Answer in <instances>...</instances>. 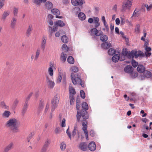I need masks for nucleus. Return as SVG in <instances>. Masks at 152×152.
Segmentation results:
<instances>
[{"label":"nucleus","instance_id":"nucleus-61","mask_svg":"<svg viewBox=\"0 0 152 152\" xmlns=\"http://www.w3.org/2000/svg\"><path fill=\"white\" fill-rule=\"evenodd\" d=\"M55 132L56 134H58L60 132V128L59 127L56 128L55 130Z\"/></svg>","mask_w":152,"mask_h":152},{"label":"nucleus","instance_id":"nucleus-42","mask_svg":"<svg viewBox=\"0 0 152 152\" xmlns=\"http://www.w3.org/2000/svg\"><path fill=\"white\" fill-rule=\"evenodd\" d=\"M47 0H35L34 2L37 5H39L42 3H45L46 2Z\"/></svg>","mask_w":152,"mask_h":152},{"label":"nucleus","instance_id":"nucleus-19","mask_svg":"<svg viewBox=\"0 0 152 152\" xmlns=\"http://www.w3.org/2000/svg\"><path fill=\"white\" fill-rule=\"evenodd\" d=\"M110 45L111 44L109 42H105L101 44V47L102 48L107 49L110 47Z\"/></svg>","mask_w":152,"mask_h":152},{"label":"nucleus","instance_id":"nucleus-49","mask_svg":"<svg viewBox=\"0 0 152 152\" xmlns=\"http://www.w3.org/2000/svg\"><path fill=\"white\" fill-rule=\"evenodd\" d=\"M65 121L66 120L65 118H63L62 121L60 124V126L61 127H65L66 126V124H65Z\"/></svg>","mask_w":152,"mask_h":152},{"label":"nucleus","instance_id":"nucleus-51","mask_svg":"<svg viewBox=\"0 0 152 152\" xmlns=\"http://www.w3.org/2000/svg\"><path fill=\"white\" fill-rule=\"evenodd\" d=\"M18 8L14 7L13 9V14L15 16L17 15L18 12Z\"/></svg>","mask_w":152,"mask_h":152},{"label":"nucleus","instance_id":"nucleus-6","mask_svg":"<svg viewBox=\"0 0 152 152\" xmlns=\"http://www.w3.org/2000/svg\"><path fill=\"white\" fill-rule=\"evenodd\" d=\"M59 100L57 97L55 96L52 99L51 102V112H53L57 107L59 103Z\"/></svg>","mask_w":152,"mask_h":152},{"label":"nucleus","instance_id":"nucleus-29","mask_svg":"<svg viewBox=\"0 0 152 152\" xmlns=\"http://www.w3.org/2000/svg\"><path fill=\"white\" fill-rule=\"evenodd\" d=\"M11 114L10 112L8 110H5L2 114V117L4 118H8Z\"/></svg>","mask_w":152,"mask_h":152},{"label":"nucleus","instance_id":"nucleus-38","mask_svg":"<svg viewBox=\"0 0 152 152\" xmlns=\"http://www.w3.org/2000/svg\"><path fill=\"white\" fill-rule=\"evenodd\" d=\"M69 92L70 95H74L76 94V92L75 89L72 87L69 88Z\"/></svg>","mask_w":152,"mask_h":152},{"label":"nucleus","instance_id":"nucleus-4","mask_svg":"<svg viewBox=\"0 0 152 152\" xmlns=\"http://www.w3.org/2000/svg\"><path fill=\"white\" fill-rule=\"evenodd\" d=\"M71 77L73 84L76 85L77 84H79L82 87H84V84L82 83L80 75L77 74L76 77H75L74 74L73 73H72L71 74Z\"/></svg>","mask_w":152,"mask_h":152},{"label":"nucleus","instance_id":"nucleus-34","mask_svg":"<svg viewBox=\"0 0 152 152\" xmlns=\"http://www.w3.org/2000/svg\"><path fill=\"white\" fill-rule=\"evenodd\" d=\"M62 77V73L59 72L58 73V76L57 78L56 82L57 83H59L61 82Z\"/></svg>","mask_w":152,"mask_h":152},{"label":"nucleus","instance_id":"nucleus-28","mask_svg":"<svg viewBox=\"0 0 152 152\" xmlns=\"http://www.w3.org/2000/svg\"><path fill=\"white\" fill-rule=\"evenodd\" d=\"M79 122L77 121V120L76 124L75 125L74 129L72 133V135L73 136H74L76 134V131L77 130L78 128L77 124Z\"/></svg>","mask_w":152,"mask_h":152},{"label":"nucleus","instance_id":"nucleus-20","mask_svg":"<svg viewBox=\"0 0 152 152\" xmlns=\"http://www.w3.org/2000/svg\"><path fill=\"white\" fill-rule=\"evenodd\" d=\"M44 105V101L41 100L40 102L39 106L38 107V111L39 113L41 111H42L43 109V108Z\"/></svg>","mask_w":152,"mask_h":152},{"label":"nucleus","instance_id":"nucleus-36","mask_svg":"<svg viewBox=\"0 0 152 152\" xmlns=\"http://www.w3.org/2000/svg\"><path fill=\"white\" fill-rule=\"evenodd\" d=\"M108 53L109 55L113 56L116 53L115 50L112 48H110L108 50Z\"/></svg>","mask_w":152,"mask_h":152},{"label":"nucleus","instance_id":"nucleus-55","mask_svg":"<svg viewBox=\"0 0 152 152\" xmlns=\"http://www.w3.org/2000/svg\"><path fill=\"white\" fill-rule=\"evenodd\" d=\"M34 134V132H32L29 134L27 138L28 142H29L30 139L32 137Z\"/></svg>","mask_w":152,"mask_h":152},{"label":"nucleus","instance_id":"nucleus-43","mask_svg":"<svg viewBox=\"0 0 152 152\" xmlns=\"http://www.w3.org/2000/svg\"><path fill=\"white\" fill-rule=\"evenodd\" d=\"M137 52L136 51H134L132 50L131 53H130L129 52V56L133 58L134 57V56H135V54Z\"/></svg>","mask_w":152,"mask_h":152},{"label":"nucleus","instance_id":"nucleus-47","mask_svg":"<svg viewBox=\"0 0 152 152\" xmlns=\"http://www.w3.org/2000/svg\"><path fill=\"white\" fill-rule=\"evenodd\" d=\"M48 72L50 76H52L53 74V71L52 67H49L48 68Z\"/></svg>","mask_w":152,"mask_h":152},{"label":"nucleus","instance_id":"nucleus-33","mask_svg":"<svg viewBox=\"0 0 152 152\" xmlns=\"http://www.w3.org/2000/svg\"><path fill=\"white\" fill-rule=\"evenodd\" d=\"M55 25L57 26H59L60 27H62L65 25V23L61 20H58L55 23Z\"/></svg>","mask_w":152,"mask_h":152},{"label":"nucleus","instance_id":"nucleus-46","mask_svg":"<svg viewBox=\"0 0 152 152\" xmlns=\"http://www.w3.org/2000/svg\"><path fill=\"white\" fill-rule=\"evenodd\" d=\"M139 10L137 8H136L134 12L133 15H134L135 16H138L139 15Z\"/></svg>","mask_w":152,"mask_h":152},{"label":"nucleus","instance_id":"nucleus-39","mask_svg":"<svg viewBox=\"0 0 152 152\" xmlns=\"http://www.w3.org/2000/svg\"><path fill=\"white\" fill-rule=\"evenodd\" d=\"M61 39L62 41L64 43H66L68 41V39L65 35L62 36L61 37Z\"/></svg>","mask_w":152,"mask_h":152},{"label":"nucleus","instance_id":"nucleus-9","mask_svg":"<svg viewBox=\"0 0 152 152\" xmlns=\"http://www.w3.org/2000/svg\"><path fill=\"white\" fill-rule=\"evenodd\" d=\"M88 146L86 143L84 142H80L78 145L79 149L83 151H86L87 149Z\"/></svg>","mask_w":152,"mask_h":152},{"label":"nucleus","instance_id":"nucleus-13","mask_svg":"<svg viewBox=\"0 0 152 152\" xmlns=\"http://www.w3.org/2000/svg\"><path fill=\"white\" fill-rule=\"evenodd\" d=\"M33 29L32 25L31 24H29L28 27L26 31V35L27 37H28L30 36L31 34V32L33 30Z\"/></svg>","mask_w":152,"mask_h":152},{"label":"nucleus","instance_id":"nucleus-16","mask_svg":"<svg viewBox=\"0 0 152 152\" xmlns=\"http://www.w3.org/2000/svg\"><path fill=\"white\" fill-rule=\"evenodd\" d=\"M17 21V20L16 18L14 17L12 18L10 23V27L12 28H15Z\"/></svg>","mask_w":152,"mask_h":152},{"label":"nucleus","instance_id":"nucleus-22","mask_svg":"<svg viewBox=\"0 0 152 152\" xmlns=\"http://www.w3.org/2000/svg\"><path fill=\"white\" fill-rule=\"evenodd\" d=\"M10 14V12L9 11H4L2 16L1 20L3 21H5L7 17Z\"/></svg>","mask_w":152,"mask_h":152},{"label":"nucleus","instance_id":"nucleus-5","mask_svg":"<svg viewBox=\"0 0 152 152\" xmlns=\"http://www.w3.org/2000/svg\"><path fill=\"white\" fill-rule=\"evenodd\" d=\"M132 3V1L124 0L122 3L121 11L124 12L127 9H130L131 7Z\"/></svg>","mask_w":152,"mask_h":152},{"label":"nucleus","instance_id":"nucleus-63","mask_svg":"<svg viewBox=\"0 0 152 152\" xmlns=\"http://www.w3.org/2000/svg\"><path fill=\"white\" fill-rule=\"evenodd\" d=\"M94 19H93L92 18H89L88 20V22L90 23H92L93 22L94 23Z\"/></svg>","mask_w":152,"mask_h":152},{"label":"nucleus","instance_id":"nucleus-25","mask_svg":"<svg viewBox=\"0 0 152 152\" xmlns=\"http://www.w3.org/2000/svg\"><path fill=\"white\" fill-rule=\"evenodd\" d=\"M45 7L46 9L49 10L53 8V4L51 2L47 1L45 4Z\"/></svg>","mask_w":152,"mask_h":152},{"label":"nucleus","instance_id":"nucleus-50","mask_svg":"<svg viewBox=\"0 0 152 152\" xmlns=\"http://www.w3.org/2000/svg\"><path fill=\"white\" fill-rule=\"evenodd\" d=\"M140 25L138 24L136 25V26L135 30L136 33H139L140 31Z\"/></svg>","mask_w":152,"mask_h":152},{"label":"nucleus","instance_id":"nucleus-52","mask_svg":"<svg viewBox=\"0 0 152 152\" xmlns=\"http://www.w3.org/2000/svg\"><path fill=\"white\" fill-rule=\"evenodd\" d=\"M80 96L83 98L84 99L85 98V94L84 91L83 90L80 91Z\"/></svg>","mask_w":152,"mask_h":152},{"label":"nucleus","instance_id":"nucleus-18","mask_svg":"<svg viewBox=\"0 0 152 152\" xmlns=\"http://www.w3.org/2000/svg\"><path fill=\"white\" fill-rule=\"evenodd\" d=\"M116 53L112 58V61L114 62H117L120 58L119 53L117 52Z\"/></svg>","mask_w":152,"mask_h":152},{"label":"nucleus","instance_id":"nucleus-37","mask_svg":"<svg viewBox=\"0 0 152 152\" xmlns=\"http://www.w3.org/2000/svg\"><path fill=\"white\" fill-rule=\"evenodd\" d=\"M67 61L70 64H73L74 63L73 58L72 56H69L67 58Z\"/></svg>","mask_w":152,"mask_h":152},{"label":"nucleus","instance_id":"nucleus-40","mask_svg":"<svg viewBox=\"0 0 152 152\" xmlns=\"http://www.w3.org/2000/svg\"><path fill=\"white\" fill-rule=\"evenodd\" d=\"M19 103V101L17 99H15L14 101V103L12 106V108L13 109H15Z\"/></svg>","mask_w":152,"mask_h":152},{"label":"nucleus","instance_id":"nucleus-7","mask_svg":"<svg viewBox=\"0 0 152 152\" xmlns=\"http://www.w3.org/2000/svg\"><path fill=\"white\" fill-rule=\"evenodd\" d=\"M50 143V140L47 139L45 142L41 150V152H46Z\"/></svg>","mask_w":152,"mask_h":152},{"label":"nucleus","instance_id":"nucleus-59","mask_svg":"<svg viewBox=\"0 0 152 152\" xmlns=\"http://www.w3.org/2000/svg\"><path fill=\"white\" fill-rule=\"evenodd\" d=\"M129 52L127 50H125V51H123L122 52V54L124 56H128L129 55Z\"/></svg>","mask_w":152,"mask_h":152},{"label":"nucleus","instance_id":"nucleus-1","mask_svg":"<svg viewBox=\"0 0 152 152\" xmlns=\"http://www.w3.org/2000/svg\"><path fill=\"white\" fill-rule=\"evenodd\" d=\"M20 126V123L14 118H11L7 121L6 126L11 130L13 133H17L20 132L19 127Z\"/></svg>","mask_w":152,"mask_h":152},{"label":"nucleus","instance_id":"nucleus-24","mask_svg":"<svg viewBox=\"0 0 152 152\" xmlns=\"http://www.w3.org/2000/svg\"><path fill=\"white\" fill-rule=\"evenodd\" d=\"M0 107L2 108L5 110H8L9 109V106L7 105L4 101H1L0 102Z\"/></svg>","mask_w":152,"mask_h":152},{"label":"nucleus","instance_id":"nucleus-2","mask_svg":"<svg viewBox=\"0 0 152 152\" xmlns=\"http://www.w3.org/2000/svg\"><path fill=\"white\" fill-rule=\"evenodd\" d=\"M83 110L77 112L76 117L77 121L79 122L80 118L82 117L83 119H87L89 118L88 115L87 110L88 109V106L87 103L84 102L82 105Z\"/></svg>","mask_w":152,"mask_h":152},{"label":"nucleus","instance_id":"nucleus-10","mask_svg":"<svg viewBox=\"0 0 152 152\" xmlns=\"http://www.w3.org/2000/svg\"><path fill=\"white\" fill-rule=\"evenodd\" d=\"M46 82L48 88L50 89L53 88L54 86V82L50 80V79L48 76H46Z\"/></svg>","mask_w":152,"mask_h":152},{"label":"nucleus","instance_id":"nucleus-3","mask_svg":"<svg viewBox=\"0 0 152 152\" xmlns=\"http://www.w3.org/2000/svg\"><path fill=\"white\" fill-rule=\"evenodd\" d=\"M99 19L98 17H94V23L95 24V28H92L89 32L90 34L92 36L95 35L96 36H99L100 35L99 34V30L96 29L100 25V23L99 22Z\"/></svg>","mask_w":152,"mask_h":152},{"label":"nucleus","instance_id":"nucleus-23","mask_svg":"<svg viewBox=\"0 0 152 152\" xmlns=\"http://www.w3.org/2000/svg\"><path fill=\"white\" fill-rule=\"evenodd\" d=\"M28 106V103H27V102H25L22 111V115H24L25 114L27 111Z\"/></svg>","mask_w":152,"mask_h":152},{"label":"nucleus","instance_id":"nucleus-15","mask_svg":"<svg viewBox=\"0 0 152 152\" xmlns=\"http://www.w3.org/2000/svg\"><path fill=\"white\" fill-rule=\"evenodd\" d=\"M99 33V34H100V40L102 41H106L108 39V37L106 35L103 34V32L101 31Z\"/></svg>","mask_w":152,"mask_h":152},{"label":"nucleus","instance_id":"nucleus-44","mask_svg":"<svg viewBox=\"0 0 152 152\" xmlns=\"http://www.w3.org/2000/svg\"><path fill=\"white\" fill-rule=\"evenodd\" d=\"M49 27L51 30L50 34V36H51L52 34L53 33V31L54 32H55L56 31H57V28L55 26H53V29H52V27L50 26H49Z\"/></svg>","mask_w":152,"mask_h":152},{"label":"nucleus","instance_id":"nucleus-54","mask_svg":"<svg viewBox=\"0 0 152 152\" xmlns=\"http://www.w3.org/2000/svg\"><path fill=\"white\" fill-rule=\"evenodd\" d=\"M72 70L74 72H77L78 71V69L77 67L74 66L72 68Z\"/></svg>","mask_w":152,"mask_h":152},{"label":"nucleus","instance_id":"nucleus-53","mask_svg":"<svg viewBox=\"0 0 152 152\" xmlns=\"http://www.w3.org/2000/svg\"><path fill=\"white\" fill-rule=\"evenodd\" d=\"M145 7L147 9L148 11L150 10L152 8V4H150L149 6L148 4H145Z\"/></svg>","mask_w":152,"mask_h":152},{"label":"nucleus","instance_id":"nucleus-60","mask_svg":"<svg viewBox=\"0 0 152 152\" xmlns=\"http://www.w3.org/2000/svg\"><path fill=\"white\" fill-rule=\"evenodd\" d=\"M62 74V77H63V81L65 82L66 81V73L65 72H64Z\"/></svg>","mask_w":152,"mask_h":152},{"label":"nucleus","instance_id":"nucleus-11","mask_svg":"<svg viewBox=\"0 0 152 152\" xmlns=\"http://www.w3.org/2000/svg\"><path fill=\"white\" fill-rule=\"evenodd\" d=\"M51 12L53 15L56 16V18L60 19H61L63 18L62 16H58L60 14V12L58 9L56 8H54L51 10Z\"/></svg>","mask_w":152,"mask_h":152},{"label":"nucleus","instance_id":"nucleus-35","mask_svg":"<svg viewBox=\"0 0 152 152\" xmlns=\"http://www.w3.org/2000/svg\"><path fill=\"white\" fill-rule=\"evenodd\" d=\"M144 75L146 77L149 78L151 76V73L148 71H145L144 72Z\"/></svg>","mask_w":152,"mask_h":152},{"label":"nucleus","instance_id":"nucleus-58","mask_svg":"<svg viewBox=\"0 0 152 152\" xmlns=\"http://www.w3.org/2000/svg\"><path fill=\"white\" fill-rule=\"evenodd\" d=\"M32 94H33V93L32 92L31 93L29 94V95L26 98L25 102H27V103H28V101L29 100L30 97L32 96Z\"/></svg>","mask_w":152,"mask_h":152},{"label":"nucleus","instance_id":"nucleus-31","mask_svg":"<svg viewBox=\"0 0 152 152\" xmlns=\"http://www.w3.org/2000/svg\"><path fill=\"white\" fill-rule=\"evenodd\" d=\"M78 17L79 19L82 20H84L86 18V16L83 12H80L78 14Z\"/></svg>","mask_w":152,"mask_h":152},{"label":"nucleus","instance_id":"nucleus-32","mask_svg":"<svg viewBox=\"0 0 152 152\" xmlns=\"http://www.w3.org/2000/svg\"><path fill=\"white\" fill-rule=\"evenodd\" d=\"M85 121L86 123L84 122H83L82 123L83 127L82 129L84 131V132H88L87 130V122L86 121Z\"/></svg>","mask_w":152,"mask_h":152},{"label":"nucleus","instance_id":"nucleus-27","mask_svg":"<svg viewBox=\"0 0 152 152\" xmlns=\"http://www.w3.org/2000/svg\"><path fill=\"white\" fill-rule=\"evenodd\" d=\"M145 68L142 65H140L138 66L137 68V70L138 72H143L145 71Z\"/></svg>","mask_w":152,"mask_h":152},{"label":"nucleus","instance_id":"nucleus-14","mask_svg":"<svg viewBox=\"0 0 152 152\" xmlns=\"http://www.w3.org/2000/svg\"><path fill=\"white\" fill-rule=\"evenodd\" d=\"M46 42V38L45 36H43L42 39L41 43V48L43 50H44L45 48Z\"/></svg>","mask_w":152,"mask_h":152},{"label":"nucleus","instance_id":"nucleus-41","mask_svg":"<svg viewBox=\"0 0 152 152\" xmlns=\"http://www.w3.org/2000/svg\"><path fill=\"white\" fill-rule=\"evenodd\" d=\"M66 146L65 142H62L61 144L60 148L62 151H64L66 148Z\"/></svg>","mask_w":152,"mask_h":152},{"label":"nucleus","instance_id":"nucleus-57","mask_svg":"<svg viewBox=\"0 0 152 152\" xmlns=\"http://www.w3.org/2000/svg\"><path fill=\"white\" fill-rule=\"evenodd\" d=\"M138 65V63L134 60H132V65L134 67H136Z\"/></svg>","mask_w":152,"mask_h":152},{"label":"nucleus","instance_id":"nucleus-12","mask_svg":"<svg viewBox=\"0 0 152 152\" xmlns=\"http://www.w3.org/2000/svg\"><path fill=\"white\" fill-rule=\"evenodd\" d=\"M89 149L91 151H94L96 148V145L95 143L94 142H90L88 145Z\"/></svg>","mask_w":152,"mask_h":152},{"label":"nucleus","instance_id":"nucleus-8","mask_svg":"<svg viewBox=\"0 0 152 152\" xmlns=\"http://www.w3.org/2000/svg\"><path fill=\"white\" fill-rule=\"evenodd\" d=\"M71 3L75 6H82L85 3L84 0H71Z\"/></svg>","mask_w":152,"mask_h":152},{"label":"nucleus","instance_id":"nucleus-56","mask_svg":"<svg viewBox=\"0 0 152 152\" xmlns=\"http://www.w3.org/2000/svg\"><path fill=\"white\" fill-rule=\"evenodd\" d=\"M121 24L124 25L125 22V19L123 17H121Z\"/></svg>","mask_w":152,"mask_h":152},{"label":"nucleus","instance_id":"nucleus-26","mask_svg":"<svg viewBox=\"0 0 152 152\" xmlns=\"http://www.w3.org/2000/svg\"><path fill=\"white\" fill-rule=\"evenodd\" d=\"M40 48H38L36 50L35 55L34 57V61H36L38 59L40 54Z\"/></svg>","mask_w":152,"mask_h":152},{"label":"nucleus","instance_id":"nucleus-48","mask_svg":"<svg viewBox=\"0 0 152 152\" xmlns=\"http://www.w3.org/2000/svg\"><path fill=\"white\" fill-rule=\"evenodd\" d=\"M70 102L71 105H72V102H73L75 101L74 96L73 95H69Z\"/></svg>","mask_w":152,"mask_h":152},{"label":"nucleus","instance_id":"nucleus-45","mask_svg":"<svg viewBox=\"0 0 152 152\" xmlns=\"http://www.w3.org/2000/svg\"><path fill=\"white\" fill-rule=\"evenodd\" d=\"M62 48L63 50L65 51H68L69 48L67 45L65 44H63L62 47Z\"/></svg>","mask_w":152,"mask_h":152},{"label":"nucleus","instance_id":"nucleus-62","mask_svg":"<svg viewBox=\"0 0 152 152\" xmlns=\"http://www.w3.org/2000/svg\"><path fill=\"white\" fill-rule=\"evenodd\" d=\"M69 126L68 128L67 129L66 131V133L67 134L68 136H69V137L71 139V135L70 132L69 131Z\"/></svg>","mask_w":152,"mask_h":152},{"label":"nucleus","instance_id":"nucleus-64","mask_svg":"<svg viewBox=\"0 0 152 152\" xmlns=\"http://www.w3.org/2000/svg\"><path fill=\"white\" fill-rule=\"evenodd\" d=\"M49 105L48 104H47L46 105L45 108V113H46L47 112V111L48 110V109L49 108Z\"/></svg>","mask_w":152,"mask_h":152},{"label":"nucleus","instance_id":"nucleus-21","mask_svg":"<svg viewBox=\"0 0 152 152\" xmlns=\"http://www.w3.org/2000/svg\"><path fill=\"white\" fill-rule=\"evenodd\" d=\"M14 147V144L13 142L10 143L5 148L4 152H7L12 149Z\"/></svg>","mask_w":152,"mask_h":152},{"label":"nucleus","instance_id":"nucleus-30","mask_svg":"<svg viewBox=\"0 0 152 152\" xmlns=\"http://www.w3.org/2000/svg\"><path fill=\"white\" fill-rule=\"evenodd\" d=\"M66 54L63 52H62L61 54L60 59L63 62H64L66 61Z\"/></svg>","mask_w":152,"mask_h":152},{"label":"nucleus","instance_id":"nucleus-17","mask_svg":"<svg viewBox=\"0 0 152 152\" xmlns=\"http://www.w3.org/2000/svg\"><path fill=\"white\" fill-rule=\"evenodd\" d=\"M124 71L126 72L131 73L133 72V68L131 66H127L124 68Z\"/></svg>","mask_w":152,"mask_h":152}]
</instances>
